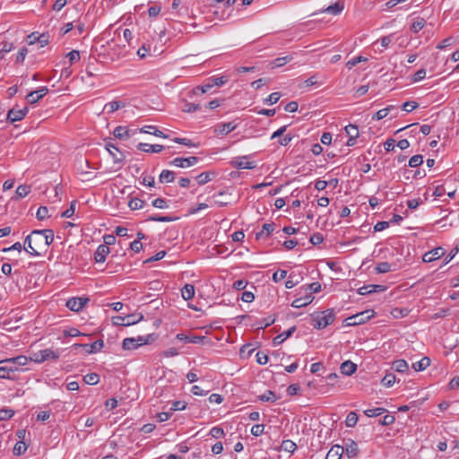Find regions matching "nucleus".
Instances as JSON below:
<instances>
[{
    "instance_id": "obj_37",
    "label": "nucleus",
    "mask_w": 459,
    "mask_h": 459,
    "mask_svg": "<svg viewBox=\"0 0 459 459\" xmlns=\"http://www.w3.org/2000/svg\"><path fill=\"white\" fill-rule=\"evenodd\" d=\"M113 134L118 139H126L129 137V130L125 126H118L114 129Z\"/></svg>"
},
{
    "instance_id": "obj_5",
    "label": "nucleus",
    "mask_w": 459,
    "mask_h": 459,
    "mask_svg": "<svg viewBox=\"0 0 459 459\" xmlns=\"http://www.w3.org/2000/svg\"><path fill=\"white\" fill-rule=\"evenodd\" d=\"M374 311L373 310H366L361 313L356 314L352 316L348 317L350 325H357L360 324H364L367 320L373 317Z\"/></svg>"
},
{
    "instance_id": "obj_28",
    "label": "nucleus",
    "mask_w": 459,
    "mask_h": 459,
    "mask_svg": "<svg viewBox=\"0 0 459 459\" xmlns=\"http://www.w3.org/2000/svg\"><path fill=\"white\" fill-rule=\"evenodd\" d=\"M174 180L175 173L169 169H163L159 176V181L160 183H171Z\"/></svg>"
},
{
    "instance_id": "obj_4",
    "label": "nucleus",
    "mask_w": 459,
    "mask_h": 459,
    "mask_svg": "<svg viewBox=\"0 0 459 459\" xmlns=\"http://www.w3.org/2000/svg\"><path fill=\"white\" fill-rule=\"evenodd\" d=\"M148 336H137L125 338L122 342V348L124 350L131 351L135 350L149 342Z\"/></svg>"
},
{
    "instance_id": "obj_38",
    "label": "nucleus",
    "mask_w": 459,
    "mask_h": 459,
    "mask_svg": "<svg viewBox=\"0 0 459 459\" xmlns=\"http://www.w3.org/2000/svg\"><path fill=\"white\" fill-rule=\"evenodd\" d=\"M125 104H123L121 101H111V102H108L107 103L105 106H104V110L107 112V113H113L115 111H117V109H119L120 108L124 107Z\"/></svg>"
},
{
    "instance_id": "obj_47",
    "label": "nucleus",
    "mask_w": 459,
    "mask_h": 459,
    "mask_svg": "<svg viewBox=\"0 0 459 459\" xmlns=\"http://www.w3.org/2000/svg\"><path fill=\"white\" fill-rule=\"evenodd\" d=\"M281 446L282 450L289 453H293L297 448V445L290 439L283 440Z\"/></svg>"
},
{
    "instance_id": "obj_10",
    "label": "nucleus",
    "mask_w": 459,
    "mask_h": 459,
    "mask_svg": "<svg viewBox=\"0 0 459 459\" xmlns=\"http://www.w3.org/2000/svg\"><path fill=\"white\" fill-rule=\"evenodd\" d=\"M48 91V89L45 86L39 88L38 90L30 92L26 96V100L30 104H35L41 100Z\"/></svg>"
},
{
    "instance_id": "obj_16",
    "label": "nucleus",
    "mask_w": 459,
    "mask_h": 459,
    "mask_svg": "<svg viewBox=\"0 0 459 459\" xmlns=\"http://www.w3.org/2000/svg\"><path fill=\"white\" fill-rule=\"evenodd\" d=\"M314 300V296L311 294H306L304 297L295 299L291 306L296 308L303 307L310 304Z\"/></svg>"
},
{
    "instance_id": "obj_22",
    "label": "nucleus",
    "mask_w": 459,
    "mask_h": 459,
    "mask_svg": "<svg viewBox=\"0 0 459 459\" xmlns=\"http://www.w3.org/2000/svg\"><path fill=\"white\" fill-rule=\"evenodd\" d=\"M296 330V327L293 326V327H290V329H288L287 331H284L283 333L278 334L276 337L273 338V344L274 345H279L281 343H282L285 340H287L289 337H290L292 335V333L295 332Z\"/></svg>"
},
{
    "instance_id": "obj_14",
    "label": "nucleus",
    "mask_w": 459,
    "mask_h": 459,
    "mask_svg": "<svg viewBox=\"0 0 459 459\" xmlns=\"http://www.w3.org/2000/svg\"><path fill=\"white\" fill-rule=\"evenodd\" d=\"M109 253V247L107 245H100L94 254L96 263H104Z\"/></svg>"
},
{
    "instance_id": "obj_17",
    "label": "nucleus",
    "mask_w": 459,
    "mask_h": 459,
    "mask_svg": "<svg viewBox=\"0 0 459 459\" xmlns=\"http://www.w3.org/2000/svg\"><path fill=\"white\" fill-rule=\"evenodd\" d=\"M163 146L160 144H148L140 143L137 145V149L144 152H154L159 153L163 150Z\"/></svg>"
},
{
    "instance_id": "obj_23",
    "label": "nucleus",
    "mask_w": 459,
    "mask_h": 459,
    "mask_svg": "<svg viewBox=\"0 0 459 459\" xmlns=\"http://www.w3.org/2000/svg\"><path fill=\"white\" fill-rule=\"evenodd\" d=\"M397 111V108L394 105H389L388 107L378 110L374 116L373 119L381 120L386 117L392 111Z\"/></svg>"
},
{
    "instance_id": "obj_49",
    "label": "nucleus",
    "mask_w": 459,
    "mask_h": 459,
    "mask_svg": "<svg viewBox=\"0 0 459 459\" xmlns=\"http://www.w3.org/2000/svg\"><path fill=\"white\" fill-rule=\"evenodd\" d=\"M143 205L144 202L139 198H132L128 203V206L130 207L131 210L142 209Z\"/></svg>"
},
{
    "instance_id": "obj_12",
    "label": "nucleus",
    "mask_w": 459,
    "mask_h": 459,
    "mask_svg": "<svg viewBox=\"0 0 459 459\" xmlns=\"http://www.w3.org/2000/svg\"><path fill=\"white\" fill-rule=\"evenodd\" d=\"M73 347L75 349L79 348V347H82V348L86 349V351L89 354H91V353H96V352L100 351L104 347V342L102 340H98L91 344L74 343L73 345Z\"/></svg>"
},
{
    "instance_id": "obj_63",
    "label": "nucleus",
    "mask_w": 459,
    "mask_h": 459,
    "mask_svg": "<svg viewBox=\"0 0 459 459\" xmlns=\"http://www.w3.org/2000/svg\"><path fill=\"white\" fill-rule=\"evenodd\" d=\"M286 276L287 272L285 270H279L273 274L272 279L274 282H279L281 280H283Z\"/></svg>"
},
{
    "instance_id": "obj_3",
    "label": "nucleus",
    "mask_w": 459,
    "mask_h": 459,
    "mask_svg": "<svg viewBox=\"0 0 459 459\" xmlns=\"http://www.w3.org/2000/svg\"><path fill=\"white\" fill-rule=\"evenodd\" d=\"M59 358V353L56 351H54L51 349H45L39 351L37 352H34L30 357V361H34L36 363H43L46 360L48 359H57Z\"/></svg>"
},
{
    "instance_id": "obj_56",
    "label": "nucleus",
    "mask_w": 459,
    "mask_h": 459,
    "mask_svg": "<svg viewBox=\"0 0 459 459\" xmlns=\"http://www.w3.org/2000/svg\"><path fill=\"white\" fill-rule=\"evenodd\" d=\"M200 109L199 104H195L192 102H186L182 108V110L186 113L195 112Z\"/></svg>"
},
{
    "instance_id": "obj_34",
    "label": "nucleus",
    "mask_w": 459,
    "mask_h": 459,
    "mask_svg": "<svg viewBox=\"0 0 459 459\" xmlns=\"http://www.w3.org/2000/svg\"><path fill=\"white\" fill-rule=\"evenodd\" d=\"M106 149L109 152V154L113 157L115 162H120L124 160V155L119 153V156L117 155L115 152H118V149L112 143H107Z\"/></svg>"
},
{
    "instance_id": "obj_41",
    "label": "nucleus",
    "mask_w": 459,
    "mask_h": 459,
    "mask_svg": "<svg viewBox=\"0 0 459 459\" xmlns=\"http://www.w3.org/2000/svg\"><path fill=\"white\" fill-rule=\"evenodd\" d=\"M425 20L421 17H418L411 24V30L413 33H418L420 30H421L425 26Z\"/></svg>"
},
{
    "instance_id": "obj_2",
    "label": "nucleus",
    "mask_w": 459,
    "mask_h": 459,
    "mask_svg": "<svg viewBox=\"0 0 459 459\" xmlns=\"http://www.w3.org/2000/svg\"><path fill=\"white\" fill-rule=\"evenodd\" d=\"M312 325L316 329H324L333 323L335 315L333 309H326L311 315Z\"/></svg>"
},
{
    "instance_id": "obj_46",
    "label": "nucleus",
    "mask_w": 459,
    "mask_h": 459,
    "mask_svg": "<svg viewBox=\"0 0 459 459\" xmlns=\"http://www.w3.org/2000/svg\"><path fill=\"white\" fill-rule=\"evenodd\" d=\"M29 38L30 39V44L34 43L35 40H38L39 42V44L41 45V47H44L48 43V37L46 36L45 34H41L40 36L36 37L33 33V34L30 35Z\"/></svg>"
},
{
    "instance_id": "obj_43",
    "label": "nucleus",
    "mask_w": 459,
    "mask_h": 459,
    "mask_svg": "<svg viewBox=\"0 0 459 459\" xmlns=\"http://www.w3.org/2000/svg\"><path fill=\"white\" fill-rule=\"evenodd\" d=\"M27 448H28V446L26 445L25 442L19 441L13 446V455H18V456L22 455L26 452Z\"/></svg>"
},
{
    "instance_id": "obj_59",
    "label": "nucleus",
    "mask_w": 459,
    "mask_h": 459,
    "mask_svg": "<svg viewBox=\"0 0 459 459\" xmlns=\"http://www.w3.org/2000/svg\"><path fill=\"white\" fill-rule=\"evenodd\" d=\"M75 206H76V201H72L71 202V204H70V207L68 209H66L62 214L61 216L64 217V218H70L72 217L74 214V212H75Z\"/></svg>"
},
{
    "instance_id": "obj_57",
    "label": "nucleus",
    "mask_w": 459,
    "mask_h": 459,
    "mask_svg": "<svg viewBox=\"0 0 459 459\" xmlns=\"http://www.w3.org/2000/svg\"><path fill=\"white\" fill-rule=\"evenodd\" d=\"M175 143H179V144H183L185 146H187V147H197L198 144L197 143H193L190 139L188 138H179V137H176L174 140H173Z\"/></svg>"
},
{
    "instance_id": "obj_6",
    "label": "nucleus",
    "mask_w": 459,
    "mask_h": 459,
    "mask_svg": "<svg viewBox=\"0 0 459 459\" xmlns=\"http://www.w3.org/2000/svg\"><path fill=\"white\" fill-rule=\"evenodd\" d=\"M198 160L199 159L195 156H190L187 158L178 157L173 159L169 162V164L178 168H189L195 165L198 162Z\"/></svg>"
},
{
    "instance_id": "obj_29",
    "label": "nucleus",
    "mask_w": 459,
    "mask_h": 459,
    "mask_svg": "<svg viewBox=\"0 0 459 459\" xmlns=\"http://www.w3.org/2000/svg\"><path fill=\"white\" fill-rule=\"evenodd\" d=\"M233 167L237 169H253L255 168V165L251 161L246 160V157H243L241 159H238L232 161Z\"/></svg>"
},
{
    "instance_id": "obj_32",
    "label": "nucleus",
    "mask_w": 459,
    "mask_h": 459,
    "mask_svg": "<svg viewBox=\"0 0 459 459\" xmlns=\"http://www.w3.org/2000/svg\"><path fill=\"white\" fill-rule=\"evenodd\" d=\"M392 368L397 372L403 373L409 369V365L404 359H397L393 362Z\"/></svg>"
},
{
    "instance_id": "obj_58",
    "label": "nucleus",
    "mask_w": 459,
    "mask_h": 459,
    "mask_svg": "<svg viewBox=\"0 0 459 459\" xmlns=\"http://www.w3.org/2000/svg\"><path fill=\"white\" fill-rule=\"evenodd\" d=\"M36 217L39 221H43L48 217V209L46 206H40L36 213Z\"/></svg>"
},
{
    "instance_id": "obj_51",
    "label": "nucleus",
    "mask_w": 459,
    "mask_h": 459,
    "mask_svg": "<svg viewBox=\"0 0 459 459\" xmlns=\"http://www.w3.org/2000/svg\"><path fill=\"white\" fill-rule=\"evenodd\" d=\"M152 206L158 209L169 208L168 201L164 198H156L152 203Z\"/></svg>"
},
{
    "instance_id": "obj_39",
    "label": "nucleus",
    "mask_w": 459,
    "mask_h": 459,
    "mask_svg": "<svg viewBox=\"0 0 459 459\" xmlns=\"http://www.w3.org/2000/svg\"><path fill=\"white\" fill-rule=\"evenodd\" d=\"M375 271L377 273H389V272L393 271L392 264L387 263V262L378 263L376 265V267H375Z\"/></svg>"
},
{
    "instance_id": "obj_24",
    "label": "nucleus",
    "mask_w": 459,
    "mask_h": 459,
    "mask_svg": "<svg viewBox=\"0 0 459 459\" xmlns=\"http://www.w3.org/2000/svg\"><path fill=\"white\" fill-rule=\"evenodd\" d=\"M140 132L144 133V134H153L155 136L161 137V138H168V135H166L160 130L157 129L156 126H145L140 129Z\"/></svg>"
},
{
    "instance_id": "obj_48",
    "label": "nucleus",
    "mask_w": 459,
    "mask_h": 459,
    "mask_svg": "<svg viewBox=\"0 0 459 459\" xmlns=\"http://www.w3.org/2000/svg\"><path fill=\"white\" fill-rule=\"evenodd\" d=\"M385 411L386 410L385 408H374L364 411V414L368 417H377L382 415Z\"/></svg>"
},
{
    "instance_id": "obj_62",
    "label": "nucleus",
    "mask_w": 459,
    "mask_h": 459,
    "mask_svg": "<svg viewBox=\"0 0 459 459\" xmlns=\"http://www.w3.org/2000/svg\"><path fill=\"white\" fill-rule=\"evenodd\" d=\"M281 98V94L279 92L271 93L264 100V103L273 105L276 103Z\"/></svg>"
},
{
    "instance_id": "obj_8",
    "label": "nucleus",
    "mask_w": 459,
    "mask_h": 459,
    "mask_svg": "<svg viewBox=\"0 0 459 459\" xmlns=\"http://www.w3.org/2000/svg\"><path fill=\"white\" fill-rule=\"evenodd\" d=\"M28 107H24L23 108H13L7 113V120L11 123L21 121L28 113Z\"/></svg>"
},
{
    "instance_id": "obj_44",
    "label": "nucleus",
    "mask_w": 459,
    "mask_h": 459,
    "mask_svg": "<svg viewBox=\"0 0 459 459\" xmlns=\"http://www.w3.org/2000/svg\"><path fill=\"white\" fill-rule=\"evenodd\" d=\"M358 415L355 411H350L346 417L345 424L349 428H353L358 422Z\"/></svg>"
},
{
    "instance_id": "obj_33",
    "label": "nucleus",
    "mask_w": 459,
    "mask_h": 459,
    "mask_svg": "<svg viewBox=\"0 0 459 459\" xmlns=\"http://www.w3.org/2000/svg\"><path fill=\"white\" fill-rule=\"evenodd\" d=\"M279 399V396L276 395V394L271 390H267L263 394L258 396V400L261 402H271L274 403Z\"/></svg>"
},
{
    "instance_id": "obj_25",
    "label": "nucleus",
    "mask_w": 459,
    "mask_h": 459,
    "mask_svg": "<svg viewBox=\"0 0 459 459\" xmlns=\"http://www.w3.org/2000/svg\"><path fill=\"white\" fill-rule=\"evenodd\" d=\"M344 8V4L342 2H336L335 4H331L329 5L328 7H326L324 12L325 13H330V14H333V15H338L342 13V11L343 10Z\"/></svg>"
},
{
    "instance_id": "obj_52",
    "label": "nucleus",
    "mask_w": 459,
    "mask_h": 459,
    "mask_svg": "<svg viewBox=\"0 0 459 459\" xmlns=\"http://www.w3.org/2000/svg\"><path fill=\"white\" fill-rule=\"evenodd\" d=\"M30 192V187L27 185L19 186L15 191L16 195L19 197H25L29 195Z\"/></svg>"
},
{
    "instance_id": "obj_61",
    "label": "nucleus",
    "mask_w": 459,
    "mask_h": 459,
    "mask_svg": "<svg viewBox=\"0 0 459 459\" xmlns=\"http://www.w3.org/2000/svg\"><path fill=\"white\" fill-rule=\"evenodd\" d=\"M362 61H367V58L366 57H363L361 56H358L351 60H349L346 64V66L349 68V69H351L352 67H354L355 65H357L359 63L362 62Z\"/></svg>"
},
{
    "instance_id": "obj_9",
    "label": "nucleus",
    "mask_w": 459,
    "mask_h": 459,
    "mask_svg": "<svg viewBox=\"0 0 459 459\" xmlns=\"http://www.w3.org/2000/svg\"><path fill=\"white\" fill-rule=\"evenodd\" d=\"M445 249L441 247L433 248L432 250L428 251L423 255L422 261L424 263L433 262L442 257L445 255Z\"/></svg>"
},
{
    "instance_id": "obj_55",
    "label": "nucleus",
    "mask_w": 459,
    "mask_h": 459,
    "mask_svg": "<svg viewBox=\"0 0 459 459\" xmlns=\"http://www.w3.org/2000/svg\"><path fill=\"white\" fill-rule=\"evenodd\" d=\"M382 384L383 385L386 386V387H391L394 382H395V376L394 374H386L383 378H382Z\"/></svg>"
},
{
    "instance_id": "obj_1",
    "label": "nucleus",
    "mask_w": 459,
    "mask_h": 459,
    "mask_svg": "<svg viewBox=\"0 0 459 459\" xmlns=\"http://www.w3.org/2000/svg\"><path fill=\"white\" fill-rule=\"evenodd\" d=\"M54 241L52 230H34L24 241V249L32 256H39Z\"/></svg>"
},
{
    "instance_id": "obj_64",
    "label": "nucleus",
    "mask_w": 459,
    "mask_h": 459,
    "mask_svg": "<svg viewBox=\"0 0 459 459\" xmlns=\"http://www.w3.org/2000/svg\"><path fill=\"white\" fill-rule=\"evenodd\" d=\"M66 56L69 59L70 65H73L80 60V52L77 50H72L66 55Z\"/></svg>"
},
{
    "instance_id": "obj_54",
    "label": "nucleus",
    "mask_w": 459,
    "mask_h": 459,
    "mask_svg": "<svg viewBox=\"0 0 459 459\" xmlns=\"http://www.w3.org/2000/svg\"><path fill=\"white\" fill-rule=\"evenodd\" d=\"M14 415V411L8 408L0 409V421L6 420Z\"/></svg>"
},
{
    "instance_id": "obj_35",
    "label": "nucleus",
    "mask_w": 459,
    "mask_h": 459,
    "mask_svg": "<svg viewBox=\"0 0 459 459\" xmlns=\"http://www.w3.org/2000/svg\"><path fill=\"white\" fill-rule=\"evenodd\" d=\"M273 230H274L273 223H264L263 225L262 230L256 233L255 238L257 239H259V238H263L264 235L269 236Z\"/></svg>"
},
{
    "instance_id": "obj_50",
    "label": "nucleus",
    "mask_w": 459,
    "mask_h": 459,
    "mask_svg": "<svg viewBox=\"0 0 459 459\" xmlns=\"http://www.w3.org/2000/svg\"><path fill=\"white\" fill-rule=\"evenodd\" d=\"M83 379L88 385H96L100 381V376L96 373H90L84 376Z\"/></svg>"
},
{
    "instance_id": "obj_20",
    "label": "nucleus",
    "mask_w": 459,
    "mask_h": 459,
    "mask_svg": "<svg viewBox=\"0 0 459 459\" xmlns=\"http://www.w3.org/2000/svg\"><path fill=\"white\" fill-rule=\"evenodd\" d=\"M30 360V357H26L24 355H20L13 358H9L4 360H1L0 363H13L16 364L17 366H25L27 363Z\"/></svg>"
},
{
    "instance_id": "obj_21",
    "label": "nucleus",
    "mask_w": 459,
    "mask_h": 459,
    "mask_svg": "<svg viewBox=\"0 0 459 459\" xmlns=\"http://www.w3.org/2000/svg\"><path fill=\"white\" fill-rule=\"evenodd\" d=\"M341 372L346 376H351L357 369V365L351 360H346L341 365Z\"/></svg>"
},
{
    "instance_id": "obj_31",
    "label": "nucleus",
    "mask_w": 459,
    "mask_h": 459,
    "mask_svg": "<svg viewBox=\"0 0 459 459\" xmlns=\"http://www.w3.org/2000/svg\"><path fill=\"white\" fill-rule=\"evenodd\" d=\"M182 298L190 300L195 296V287L192 284H186L181 290Z\"/></svg>"
},
{
    "instance_id": "obj_40",
    "label": "nucleus",
    "mask_w": 459,
    "mask_h": 459,
    "mask_svg": "<svg viewBox=\"0 0 459 459\" xmlns=\"http://www.w3.org/2000/svg\"><path fill=\"white\" fill-rule=\"evenodd\" d=\"M13 49V45L11 42H1L0 43V60L4 58L5 54L11 52Z\"/></svg>"
},
{
    "instance_id": "obj_19",
    "label": "nucleus",
    "mask_w": 459,
    "mask_h": 459,
    "mask_svg": "<svg viewBox=\"0 0 459 459\" xmlns=\"http://www.w3.org/2000/svg\"><path fill=\"white\" fill-rule=\"evenodd\" d=\"M343 453L344 447L342 446L335 445L328 451L325 459H341Z\"/></svg>"
},
{
    "instance_id": "obj_36",
    "label": "nucleus",
    "mask_w": 459,
    "mask_h": 459,
    "mask_svg": "<svg viewBox=\"0 0 459 459\" xmlns=\"http://www.w3.org/2000/svg\"><path fill=\"white\" fill-rule=\"evenodd\" d=\"M17 370H18L17 367H7V366L0 367V378L11 379L12 377H11L10 374L13 373Z\"/></svg>"
},
{
    "instance_id": "obj_45",
    "label": "nucleus",
    "mask_w": 459,
    "mask_h": 459,
    "mask_svg": "<svg viewBox=\"0 0 459 459\" xmlns=\"http://www.w3.org/2000/svg\"><path fill=\"white\" fill-rule=\"evenodd\" d=\"M228 77L227 76H220V77H215V76H212V77H210L208 78V81L211 82V84H212V87L213 86H222L223 84H225L227 82H228Z\"/></svg>"
},
{
    "instance_id": "obj_7",
    "label": "nucleus",
    "mask_w": 459,
    "mask_h": 459,
    "mask_svg": "<svg viewBox=\"0 0 459 459\" xmlns=\"http://www.w3.org/2000/svg\"><path fill=\"white\" fill-rule=\"evenodd\" d=\"M89 301L88 298L74 297L71 298L66 301V307L74 312L80 311Z\"/></svg>"
},
{
    "instance_id": "obj_15",
    "label": "nucleus",
    "mask_w": 459,
    "mask_h": 459,
    "mask_svg": "<svg viewBox=\"0 0 459 459\" xmlns=\"http://www.w3.org/2000/svg\"><path fill=\"white\" fill-rule=\"evenodd\" d=\"M113 322L117 325H125L128 326L131 325H134L137 321L134 319V315H127L126 316H115L113 317Z\"/></svg>"
},
{
    "instance_id": "obj_13",
    "label": "nucleus",
    "mask_w": 459,
    "mask_h": 459,
    "mask_svg": "<svg viewBox=\"0 0 459 459\" xmlns=\"http://www.w3.org/2000/svg\"><path fill=\"white\" fill-rule=\"evenodd\" d=\"M346 134L348 135L349 139L346 143L348 146H353L355 144L356 139L359 137V129L357 126L354 125H348L344 128Z\"/></svg>"
},
{
    "instance_id": "obj_27",
    "label": "nucleus",
    "mask_w": 459,
    "mask_h": 459,
    "mask_svg": "<svg viewBox=\"0 0 459 459\" xmlns=\"http://www.w3.org/2000/svg\"><path fill=\"white\" fill-rule=\"evenodd\" d=\"M292 60V56H285L281 57H277L270 63V66L272 69L281 67L287 63Z\"/></svg>"
},
{
    "instance_id": "obj_11",
    "label": "nucleus",
    "mask_w": 459,
    "mask_h": 459,
    "mask_svg": "<svg viewBox=\"0 0 459 459\" xmlns=\"http://www.w3.org/2000/svg\"><path fill=\"white\" fill-rule=\"evenodd\" d=\"M344 452L349 458H355L359 455V447L353 439L344 441Z\"/></svg>"
},
{
    "instance_id": "obj_30",
    "label": "nucleus",
    "mask_w": 459,
    "mask_h": 459,
    "mask_svg": "<svg viewBox=\"0 0 459 459\" xmlns=\"http://www.w3.org/2000/svg\"><path fill=\"white\" fill-rule=\"evenodd\" d=\"M237 126L233 122L222 123L218 125L216 131H218L221 134H228L232 132Z\"/></svg>"
},
{
    "instance_id": "obj_60",
    "label": "nucleus",
    "mask_w": 459,
    "mask_h": 459,
    "mask_svg": "<svg viewBox=\"0 0 459 459\" xmlns=\"http://www.w3.org/2000/svg\"><path fill=\"white\" fill-rule=\"evenodd\" d=\"M186 408V403L184 401H176L172 403V406L170 408V411H183Z\"/></svg>"
},
{
    "instance_id": "obj_53",
    "label": "nucleus",
    "mask_w": 459,
    "mask_h": 459,
    "mask_svg": "<svg viewBox=\"0 0 459 459\" xmlns=\"http://www.w3.org/2000/svg\"><path fill=\"white\" fill-rule=\"evenodd\" d=\"M423 163V157L422 155L417 154L412 156L409 160V166L411 168H416Z\"/></svg>"
},
{
    "instance_id": "obj_26",
    "label": "nucleus",
    "mask_w": 459,
    "mask_h": 459,
    "mask_svg": "<svg viewBox=\"0 0 459 459\" xmlns=\"http://www.w3.org/2000/svg\"><path fill=\"white\" fill-rule=\"evenodd\" d=\"M430 365V359L429 357H423L420 360L416 361L412 364V368L417 371H423Z\"/></svg>"
},
{
    "instance_id": "obj_42",
    "label": "nucleus",
    "mask_w": 459,
    "mask_h": 459,
    "mask_svg": "<svg viewBox=\"0 0 459 459\" xmlns=\"http://www.w3.org/2000/svg\"><path fill=\"white\" fill-rule=\"evenodd\" d=\"M212 176H215L214 172H203L196 177L199 185H204L212 180Z\"/></svg>"
},
{
    "instance_id": "obj_18",
    "label": "nucleus",
    "mask_w": 459,
    "mask_h": 459,
    "mask_svg": "<svg viewBox=\"0 0 459 459\" xmlns=\"http://www.w3.org/2000/svg\"><path fill=\"white\" fill-rule=\"evenodd\" d=\"M176 337L178 340L187 343H202L205 338L204 336L186 335L184 333H178Z\"/></svg>"
}]
</instances>
